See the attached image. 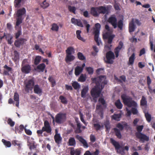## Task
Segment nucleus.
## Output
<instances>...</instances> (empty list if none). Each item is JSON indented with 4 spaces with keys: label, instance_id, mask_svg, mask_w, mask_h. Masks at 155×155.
<instances>
[{
    "label": "nucleus",
    "instance_id": "f257e3e1",
    "mask_svg": "<svg viewBox=\"0 0 155 155\" xmlns=\"http://www.w3.org/2000/svg\"><path fill=\"white\" fill-rule=\"evenodd\" d=\"M91 79L93 83H95L96 85L92 89L91 94L92 97L97 98L100 96L105 85L107 84V81L105 75H100L97 78H92Z\"/></svg>",
    "mask_w": 155,
    "mask_h": 155
},
{
    "label": "nucleus",
    "instance_id": "f03ea898",
    "mask_svg": "<svg viewBox=\"0 0 155 155\" xmlns=\"http://www.w3.org/2000/svg\"><path fill=\"white\" fill-rule=\"evenodd\" d=\"M26 12V9L24 7L18 9L16 12V15L17 17L16 25L15 26L16 29H17V28L19 27L20 25L22 23V21L25 16Z\"/></svg>",
    "mask_w": 155,
    "mask_h": 155
},
{
    "label": "nucleus",
    "instance_id": "7ed1b4c3",
    "mask_svg": "<svg viewBox=\"0 0 155 155\" xmlns=\"http://www.w3.org/2000/svg\"><path fill=\"white\" fill-rule=\"evenodd\" d=\"M107 21L112 25L114 28H116L118 27L120 30H122L124 25L123 20H120L117 22V18L115 15H112L110 16Z\"/></svg>",
    "mask_w": 155,
    "mask_h": 155
},
{
    "label": "nucleus",
    "instance_id": "20e7f679",
    "mask_svg": "<svg viewBox=\"0 0 155 155\" xmlns=\"http://www.w3.org/2000/svg\"><path fill=\"white\" fill-rule=\"evenodd\" d=\"M143 127V125L138 126L137 127V132L135 133L136 137L140 139L139 142H142L143 143L145 141H148L149 140V137L146 135L142 134L141 132L142 130Z\"/></svg>",
    "mask_w": 155,
    "mask_h": 155
},
{
    "label": "nucleus",
    "instance_id": "39448f33",
    "mask_svg": "<svg viewBox=\"0 0 155 155\" xmlns=\"http://www.w3.org/2000/svg\"><path fill=\"white\" fill-rule=\"evenodd\" d=\"M121 98L124 104L128 107L137 106V103L130 97L127 96L125 94H123L121 95Z\"/></svg>",
    "mask_w": 155,
    "mask_h": 155
},
{
    "label": "nucleus",
    "instance_id": "423d86ee",
    "mask_svg": "<svg viewBox=\"0 0 155 155\" xmlns=\"http://www.w3.org/2000/svg\"><path fill=\"white\" fill-rule=\"evenodd\" d=\"M24 88L26 93L31 91L35 85V81L33 78L26 80L24 82Z\"/></svg>",
    "mask_w": 155,
    "mask_h": 155
},
{
    "label": "nucleus",
    "instance_id": "0eeeda50",
    "mask_svg": "<svg viewBox=\"0 0 155 155\" xmlns=\"http://www.w3.org/2000/svg\"><path fill=\"white\" fill-rule=\"evenodd\" d=\"M110 143L114 146L115 150H117V152L119 154L122 153V152H124V150H126L128 151L129 150V147L128 146H126L124 148H123V150L122 151L119 150L120 148H122L121 146L120 145L119 142L116 141L114 140L113 138L110 139Z\"/></svg>",
    "mask_w": 155,
    "mask_h": 155
},
{
    "label": "nucleus",
    "instance_id": "6e6552de",
    "mask_svg": "<svg viewBox=\"0 0 155 155\" xmlns=\"http://www.w3.org/2000/svg\"><path fill=\"white\" fill-rule=\"evenodd\" d=\"M66 113H59L55 116V121L58 124L63 123L66 120Z\"/></svg>",
    "mask_w": 155,
    "mask_h": 155
},
{
    "label": "nucleus",
    "instance_id": "1a4fd4ad",
    "mask_svg": "<svg viewBox=\"0 0 155 155\" xmlns=\"http://www.w3.org/2000/svg\"><path fill=\"white\" fill-rule=\"evenodd\" d=\"M95 30L94 32V39L97 43V45L99 46L100 44L98 38L101 26L99 23H97L95 25Z\"/></svg>",
    "mask_w": 155,
    "mask_h": 155
},
{
    "label": "nucleus",
    "instance_id": "9d476101",
    "mask_svg": "<svg viewBox=\"0 0 155 155\" xmlns=\"http://www.w3.org/2000/svg\"><path fill=\"white\" fill-rule=\"evenodd\" d=\"M107 60L106 62L107 63L112 64L113 63V59H115V55L114 53L111 51H109L106 54Z\"/></svg>",
    "mask_w": 155,
    "mask_h": 155
},
{
    "label": "nucleus",
    "instance_id": "9b49d317",
    "mask_svg": "<svg viewBox=\"0 0 155 155\" xmlns=\"http://www.w3.org/2000/svg\"><path fill=\"white\" fill-rule=\"evenodd\" d=\"M97 8L99 15L101 14H108L109 13V9L108 6L106 7L104 6H100L97 7Z\"/></svg>",
    "mask_w": 155,
    "mask_h": 155
},
{
    "label": "nucleus",
    "instance_id": "f8f14e48",
    "mask_svg": "<svg viewBox=\"0 0 155 155\" xmlns=\"http://www.w3.org/2000/svg\"><path fill=\"white\" fill-rule=\"evenodd\" d=\"M123 47V43L122 41H120L119 42L118 46L116 47L114 50V53L116 58H117L118 57L119 53Z\"/></svg>",
    "mask_w": 155,
    "mask_h": 155
},
{
    "label": "nucleus",
    "instance_id": "ddd939ff",
    "mask_svg": "<svg viewBox=\"0 0 155 155\" xmlns=\"http://www.w3.org/2000/svg\"><path fill=\"white\" fill-rule=\"evenodd\" d=\"M44 126L42 127L43 130L46 131L48 133L51 134L52 130L47 120H45L44 122Z\"/></svg>",
    "mask_w": 155,
    "mask_h": 155
},
{
    "label": "nucleus",
    "instance_id": "4468645a",
    "mask_svg": "<svg viewBox=\"0 0 155 155\" xmlns=\"http://www.w3.org/2000/svg\"><path fill=\"white\" fill-rule=\"evenodd\" d=\"M71 22L75 25L81 27H83V24L80 19L72 18L71 19Z\"/></svg>",
    "mask_w": 155,
    "mask_h": 155
},
{
    "label": "nucleus",
    "instance_id": "2eb2a0df",
    "mask_svg": "<svg viewBox=\"0 0 155 155\" xmlns=\"http://www.w3.org/2000/svg\"><path fill=\"white\" fill-rule=\"evenodd\" d=\"M26 41L25 39L20 38L15 41L14 44L16 47H19L21 45L24 44Z\"/></svg>",
    "mask_w": 155,
    "mask_h": 155
},
{
    "label": "nucleus",
    "instance_id": "dca6fc26",
    "mask_svg": "<svg viewBox=\"0 0 155 155\" xmlns=\"http://www.w3.org/2000/svg\"><path fill=\"white\" fill-rule=\"evenodd\" d=\"M21 71L23 73L28 74L29 73L31 70V68L29 64L25 65L22 66Z\"/></svg>",
    "mask_w": 155,
    "mask_h": 155
},
{
    "label": "nucleus",
    "instance_id": "f3484780",
    "mask_svg": "<svg viewBox=\"0 0 155 155\" xmlns=\"http://www.w3.org/2000/svg\"><path fill=\"white\" fill-rule=\"evenodd\" d=\"M134 18H133L129 23V31L130 33L134 31L136 28V26L134 24Z\"/></svg>",
    "mask_w": 155,
    "mask_h": 155
},
{
    "label": "nucleus",
    "instance_id": "a211bd4d",
    "mask_svg": "<svg viewBox=\"0 0 155 155\" xmlns=\"http://www.w3.org/2000/svg\"><path fill=\"white\" fill-rule=\"evenodd\" d=\"M3 68H4L3 74L5 75L9 76L10 74L9 73H12V68L8 67L6 64L4 65Z\"/></svg>",
    "mask_w": 155,
    "mask_h": 155
},
{
    "label": "nucleus",
    "instance_id": "6ab92c4d",
    "mask_svg": "<svg viewBox=\"0 0 155 155\" xmlns=\"http://www.w3.org/2000/svg\"><path fill=\"white\" fill-rule=\"evenodd\" d=\"M35 93L38 94H41L42 93V89L39 85L36 84L34 85L33 88Z\"/></svg>",
    "mask_w": 155,
    "mask_h": 155
},
{
    "label": "nucleus",
    "instance_id": "aec40b11",
    "mask_svg": "<svg viewBox=\"0 0 155 155\" xmlns=\"http://www.w3.org/2000/svg\"><path fill=\"white\" fill-rule=\"evenodd\" d=\"M90 13L94 17H97L99 16L97 7H92L91 9Z\"/></svg>",
    "mask_w": 155,
    "mask_h": 155
},
{
    "label": "nucleus",
    "instance_id": "412c9836",
    "mask_svg": "<svg viewBox=\"0 0 155 155\" xmlns=\"http://www.w3.org/2000/svg\"><path fill=\"white\" fill-rule=\"evenodd\" d=\"M76 138L78 139L79 141L83 145V146L86 148L88 147V145L86 141L83 138L79 135H77L76 136Z\"/></svg>",
    "mask_w": 155,
    "mask_h": 155
},
{
    "label": "nucleus",
    "instance_id": "4be33fe9",
    "mask_svg": "<svg viewBox=\"0 0 155 155\" xmlns=\"http://www.w3.org/2000/svg\"><path fill=\"white\" fill-rule=\"evenodd\" d=\"M54 139L55 142L57 144H59L61 142L62 138L61 137L60 134H56L54 136Z\"/></svg>",
    "mask_w": 155,
    "mask_h": 155
},
{
    "label": "nucleus",
    "instance_id": "5701e85b",
    "mask_svg": "<svg viewBox=\"0 0 155 155\" xmlns=\"http://www.w3.org/2000/svg\"><path fill=\"white\" fill-rule=\"evenodd\" d=\"M45 67L46 66L45 64L42 63L39 64L35 69V70L39 72H43Z\"/></svg>",
    "mask_w": 155,
    "mask_h": 155
},
{
    "label": "nucleus",
    "instance_id": "b1692460",
    "mask_svg": "<svg viewBox=\"0 0 155 155\" xmlns=\"http://www.w3.org/2000/svg\"><path fill=\"white\" fill-rule=\"evenodd\" d=\"M89 90L88 86H85L82 90L81 92V96L82 97L85 98L86 97V94L88 92Z\"/></svg>",
    "mask_w": 155,
    "mask_h": 155
},
{
    "label": "nucleus",
    "instance_id": "393cba45",
    "mask_svg": "<svg viewBox=\"0 0 155 155\" xmlns=\"http://www.w3.org/2000/svg\"><path fill=\"white\" fill-rule=\"evenodd\" d=\"M135 58V54L134 53L129 58L128 64L132 66L133 65Z\"/></svg>",
    "mask_w": 155,
    "mask_h": 155
},
{
    "label": "nucleus",
    "instance_id": "a878e982",
    "mask_svg": "<svg viewBox=\"0 0 155 155\" xmlns=\"http://www.w3.org/2000/svg\"><path fill=\"white\" fill-rule=\"evenodd\" d=\"M75 58V57L71 54H66L65 60L67 63L73 61Z\"/></svg>",
    "mask_w": 155,
    "mask_h": 155
},
{
    "label": "nucleus",
    "instance_id": "bb28decb",
    "mask_svg": "<svg viewBox=\"0 0 155 155\" xmlns=\"http://www.w3.org/2000/svg\"><path fill=\"white\" fill-rule=\"evenodd\" d=\"M83 68L81 67L77 66L75 69L74 74L76 76L79 75L82 72Z\"/></svg>",
    "mask_w": 155,
    "mask_h": 155
},
{
    "label": "nucleus",
    "instance_id": "cd10ccee",
    "mask_svg": "<svg viewBox=\"0 0 155 155\" xmlns=\"http://www.w3.org/2000/svg\"><path fill=\"white\" fill-rule=\"evenodd\" d=\"M96 109L99 110L98 114H100L101 117L103 118V110L102 106L101 104L96 106Z\"/></svg>",
    "mask_w": 155,
    "mask_h": 155
},
{
    "label": "nucleus",
    "instance_id": "c85d7f7f",
    "mask_svg": "<svg viewBox=\"0 0 155 155\" xmlns=\"http://www.w3.org/2000/svg\"><path fill=\"white\" fill-rule=\"evenodd\" d=\"M113 129L115 133V135L119 139H121L122 135L120 130L116 128H114Z\"/></svg>",
    "mask_w": 155,
    "mask_h": 155
},
{
    "label": "nucleus",
    "instance_id": "c756f323",
    "mask_svg": "<svg viewBox=\"0 0 155 155\" xmlns=\"http://www.w3.org/2000/svg\"><path fill=\"white\" fill-rule=\"evenodd\" d=\"M66 54H71L74 52V49L72 47H69L66 50Z\"/></svg>",
    "mask_w": 155,
    "mask_h": 155
},
{
    "label": "nucleus",
    "instance_id": "7c9ffc66",
    "mask_svg": "<svg viewBox=\"0 0 155 155\" xmlns=\"http://www.w3.org/2000/svg\"><path fill=\"white\" fill-rule=\"evenodd\" d=\"M81 31L79 30H77L76 32V37L78 39L84 42L86 40L81 36Z\"/></svg>",
    "mask_w": 155,
    "mask_h": 155
},
{
    "label": "nucleus",
    "instance_id": "2f4dec72",
    "mask_svg": "<svg viewBox=\"0 0 155 155\" xmlns=\"http://www.w3.org/2000/svg\"><path fill=\"white\" fill-rule=\"evenodd\" d=\"M147 101L146 98L143 96L140 102V105L141 106H147Z\"/></svg>",
    "mask_w": 155,
    "mask_h": 155
},
{
    "label": "nucleus",
    "instance_id": "473e14b6",
    "mask_svg": "<svg viewBox=\"0 0 155 155\" xmlns=\"http://www.w3.org/2000/svg\"><path fill=\"white\" fill-rule=\"evenodd\" d=\"M127 126V124L126 123H125L123 124H122L121 123H119L116 125L117 127L121 131L124 129L125 127Z\"/></svg>",
    "mask_w": 155,
    "mask_h": 155
},
{
    "label": "nucleus",
    "instance_id": "72a5a7b5",
    "mask_svg": "<svg viewBox=\"0 0 155 155\" xmlns=\"http://www.w3.org/2000/svg\"><path fill=\"white\" fill-rule=\"evenodd\" d=\"M121 114L120 113L119 114H114L111 116V118L112 119L116 120H120V118L121 117Z\"/></svg>",
    "mask_w": 155,
    "mask_h": 155
},
{
    "label": "nucleus",
    "instance_id": "f704fd0d",
    "mask_svg": "<svg viewBox=\"0 0 155 155\" xmlns=\"http://www.w3.org/2000/svg\"><path fill=\"white\" fill-rule=\"evenodd\" d=\"M143 112L144 113L145 116L147 121L149 122H150L151 120V115L148 112H146L145 110H144Z\"/></svg>",
    "mask_w": 155,
    "mask_h": 155
},
{
    "label": "nucleus",
    "instance_id": "c9c22d12",
    "mask_svg": "<svg viewBox=\"0 0 155 155\" xmlns=\"http://www.w3.org/2000/svg\"><path fill=\"white\" fill-rule=\"evenodd\" d=\"M69 145L70 146H74L76 145V141L73 137L70 138L68 140Z\"/></svg>",
    "mask_w": 155,
    "mask_h": 155
},
{
    "label": "nucleus",
    "instance_id": "e433bc0d",
    "mask_svg": "<svg viewBox=\"0 0 155 155\" xmlns=\"http://www.w3.org/2000/svg\"><path fill=\"white\" fill-rule=\"evenodd\" d=\"M115 104L118 109H121L122 107L123 104L119 99L118 100L116 101L115 103Z\"/></svg>",
    "mask_w": 155,
    "mask_h": 155
},
{
    "label": "nucleus",
    "instance_id": "4c0bfd02",
    "mask_svg": "<svg viewBox=\"0 0 155 155\" xmlns=\"http://www.w3.org/2000/svg\"><path fill=\"white\" fill-rule=\"evenodd\" d=\"M48 80L49 82L51 83L52 87H53L55 85L56 81L54 79L52 76H49L48 78Z\"/></svg>",
    "mask_w": 155,
    "mask_h": 155
},
{
    "label": "nucleus",
    "instance_id": "58836bf2",
    "mask_svg": "<svg viewBox=\"0 0 155 155\" xmlns=\"http://www.w3.org/2000/svg\"><path fill=\"white\" fill-rule=\"evenodd\" d=\"M72 85L75 89H79L80 88V85L77 81H74L72 83Z\"/></svg>",
    "mask_w": 155,
    "mask_h": 155
},
{
    "label": "nucleus",
    "instance_id": "ea45409f",
    "mask_svg": "<svg viewBox=\"0 0 155 155\" xmlns=\"http://www.w3.org/2000/svg\"><path fill=\"white\" fill-rule=\"evenodd\" d=\"M147 84L148 86V88L149 90V91L150 92H151L150 91L152 90L150 86V84L151 83V80L149 76L147 77Z\"/></svg>",
    "mask_w": 155,
    "mask_h": 155
},
{
    "label": "nucleus",
    "instance_id": "a19ab883",
    "mask_svg": "<svg viewBox=\"0 0 155 155\" xmlns=\"http://www.w3.org/2000/svg\"><path fill=\"white\" fill-rule=\"evenodd\" d=\"M41 60V57L40 56H36L34 60V64L35 65H38Z\"/></svg>",
    "mask_w": 155,
    "mask_h": 155
},
{
    "label": "nucleus",
    "instance_id": "79ce46f5",
    "mask_svg": "<svg viewBox=\"0 0 155 155\" xmlns=\"http://www.w3.org/2000/svg\"><path fill=\"white\" fill-rule=\"evenodd\" d=\"M86 79V75H84L81 74L80 77L78 78V81L81 82H83L85 81Z\"/></svg>",
    "mask_w": 155,
    "mask_h": 155
},
{
    "label": "nucleus",
    "instance_id": "37998d69",
    "mask_svg": "<svg viewBox=\"0 0 155 155\" xmlns=\"http://www.w3.org/2000/svg\"><path fill=\"white\" fill-rule=\"evenodd\" d=\"M138 107L137 104V106L136 107H132L131 110L132 113L134 115H136L138 114V110L137 109V107Z\"/></svg>",
    "mask_w": 155,
    "mask_h": 155
},
{
    "label": "nucleus",
    "instance_id": "c03bdc74",
    "mask_svg": "<svg viewBox=\"0 0 155 155\" xmlns=\"http://www.w3.org/2000/svg\"><path fill=\"white\" fill-rule=\"evenodd\" d=\"M51 29L53 31H58L59 30V27L55 23H53L51 25Z\"/></svg>",
    "mask_w": 155,
    "mask_h": 155
},
{
    "label": "nucleus",
    "instance_id": "a18cd8bd",
    "mask_svg": "<svg viewBox=\"0 0 155 155\" xmlns=\"http://www.w3.org/2000/svg\"><path fill=\"white\" fill-rule=\"evenodd\" d=\"M2 142L4 145L7 147H9L11 146V143L10 141H7L4 139L2 140Z\"/></svg>",
    "mask_w": 155,
    "mask_h": 155
},
{
    "label": "nucleus",
    "instance_id": "49530a36",
    "mask_svg": "<svg viewBox=\"0 0 155 155\" xmlns=\"http://www.w3.org/2000/svg\"><path fill=\"white\" fill-rule=\"evenodd\" d=\"M59 99L61 100V102L63 104H66L68 103L67 99L62 95H61L59 97Z\"/></svg>",
    "mask_w": 155,
    "mask_h": 155
},
{
    "label": "nucleus",
    "instance_id": "de8ad7c7",
    "mask_svg": "<svg viewBox=\"0 0 155 155\" xmlns=\"http://www.w3.org/2000/svg\"><path fill=\"white\" fill-rule=\"evenodd\" d=\"M78 58L81 60H84L86 59L85 57L82 53L80 52H78L77 54Z\"/></svg>",
    "mask_w": 155,
    "mask_h": 155
},
{
    "label": "nucleus",
    "instance_id": "09e8293b",
    "mask_svg": "<svg viewBox=\"0 0 155 155\" xmlns=\"http://www.w3.org/2000/svg\"><path fill=\"white\" fill-rule=\"evenodd\" d=\"M68 9L70 12H72L74 14H75L76 9L75 7L69 5L68 6Z\"/></svg>",
    "mask_w": 155,
    "mask_h": 155
},
{
    "label": "nucleus",
    "instance_id": "8fccbe9b",
    "mask_svg": "<svg viewBox=\"0 0 155 155\" xmlns=\"http://www.w3.org/2000/svg\"><path fill=\"white\" fill-rule=\"evenodd\" d=\"M104 126L106 129V131H109L110 128L109 121H107L104 124Z\"/></svg>",
    "mask_w": 155,
    "mask_h": 155
},
{
    "label": "nucleus",
    "instance_id": "3c124183",
    "mask_svg": "<svg viewBox=\"0 0 155 155\" xmlns=\"http://www.w3.org/2000/svg\"><path fill=\"white\" fill-rule=\"evenodd\" d=\"M77 128L75 130V132L76 133L79 134L81 132L82 130L81 129V124L79 123L77 124Z\"/></svg>",
    "mask_w": 155,
    "mask_h": 155
},
{
    "label": "nucleus",
    "instance_id": "603ef678",
    "mask_svg": "<svg viewBox=\"0 0 155 155\" xmlns=\"http://www.w3.org/2000/svg\"><path fill=\"white\" fill-rule=\"evenodd\" d=\"M86 70L88 72V74H93L94 70L93 68L91 67H87L86 68Z\"/></svg>",
    "mask_w": 155,
    "mask_h": 155
},
{
    "label": "nucleus",
    "instance_id": "864d4df0",
    "mask_svg": "<svg viewBox=\"0 0 155 155\" xmlns=\"http://www.w3.org/2000/svg\"><path fill=\"white\" fill-rule=\"evenodd\" d=\"M49 5V4L47 2L46 0H45L43 2V3L41 5V6L43 8H45L48 7Z\"/></svg>",
    "mask_w": 155,
    "mask_h": 155
},
{
    "label": "nucleus",
    "instance_id": "5fc2aeb1",
    "mask_svg": "<svg viewBox=\"0 0 155 155\" xmlns=\"http://www.w3.org/2000/svg\"><path fill=\"white\" fill-rule=\"evenodd\" d=\"M21 26L20 27V29H19L17 33H16L15 34V38L16 39H18L19 36L21 34Z\"/></svg>",
    "mask_w": 155,
    "mask_h": 155
},
{
    "label": "nucleus",
    "instance_id": "6e6d98bb",
    "mask_svg": "<svg viewBox=\"0 0 155 155\" xmlns=\"http://www.w3.org/2000/svg\"><path fill=\"white\" fill-rule=\"evenodd\" d=\"M115 37V35H112L107 38V42L109 44H111L112 41L113 40Z\"/></svg>",
    "mask_w": 155,
    "mask_h": 155
},
{
    "label": "nucleus",
    "instance_id": "4d7b16f0",
    "mask_svg": "<svg viewBox=\"0 0 155 155\" xmlns=\"http://www.w3.org/2000/svg\"><path fill=\"white\" fill-rule=\"evenodd\" d=\"M22 0H15L14 1V4L15 7H19L20 3Z\"/></svg>",
    "mask_w": 155,
    "mask_h": 155
},
{
    "label": "nucleus",
    "instance_id": "13d9d810",
    "mask_svg": "<svg viewBox=\"0 0 155 155\" xmlns=\"http://www.w3.org/2000/svg\"><path fill=\"white\" fill-rule=\"evenodd\" d=\"M111 35L109 33L107 32L103 34V38L104 39H107Z\"/></svg>",
    "mask_w": 155,
    "mask_h": 155
},
{
    "label": "nucleus",
    "instance_id": "bf43d9fd",
    "mask_svg": "<svg viewBox=\"0 0 155 155\" xmlns=\"http://www.w3.org/2000/svg\"><path fill=\"white\" fill-rule=\"evenodd\" d=\"M14 99L15 101H19V96L17 92H15L14 93Z\"/></svg>",
    "mask_w": 155,
    "mask_h": 155
},
{
    "label": "nucleus",
    "instance_id": "052dcab7",
    "mask_svg": "<svg viewBox=\"0 0 155 155\" xmlns=\"http://www.w3.org/2000/svg\"><path fill=\"white\" fill-rule=\"evenodd\" d=\"M94 127L95 128V129L96 131L100 130L101 128V126L98 124H94Z\"/></svg>",
    "mask_w": 155,
    "mask_h": 155
},
{
    "label": "nucleus",
    "instance_id": "680f3d73",
    "mask_svg": "<svg viewBox=\"0 0 155 155\" xmlns=\"http://www.w3.org/2000/svg\"><path fill=\"white\" fill-rule=\"evenodd\" d=\"M8 124H9L10 126L13 127L15 125V122L12 121L11 118H8L7 121Z\"/></svg>",
    "mask_w": 155,
    "mask_h": 155
},
{
    "label": "nucleus",
    "instance_id": "e2e57ef3",
    "mask_svg": "<svg viewBox=\"0 0 155 155\" xmlns=\"http://www.w3.org/2000/svg\"><path fill=\"white\" fill-rule=\"evenodd\" d=\"M79 115H80V118L81 120V121L85 125H87V124L84 121V118H83V114L81 113V112L79 113Z\"/></svg>",
    "mask_w": 155,
    "mask_h": 155
},
{
    "label": "nucleus",
    "instance_id": "0e129e2a",
    "mask_svg": "<svg viewBox=\"0 0 155 155\" xmlns=\"http://www.w3.org/2000/svg\"><path fill=\"white\" fill-rule=\"evenodd\" d=\"M12 144L14 146L17 145L19 147H20L21 144L18 143V141L17 140H15L12 141Z\"/></svg>",
    "mask_w": 155,
    "mask_h": 155
},
{
    "label": "nucleus",
    "instance_id": "69168bd1",
    "mask_svg": "<svg viewBox=\"0 0 155 155\" xmlns=\"http://www.w3.org/2000/svg\"><path fill=\"white\" fill-rule=\"evenodd\" d=\"M28 59H24L22 62L21 66L25 65H28Z\"/></svg>",
    "mask_w": 155,
    "mask_h": 155
},
{
    "label": "nucleus",
    "instance_id": "338daca9",
    "mask_svg": "<svg viewBox=\"0 0 155 155\" xmlns=\"http://www.w3.org/2000/svg\"><path fill=\"white\" fill-rule=\"evenodd\" d=\"M98 101L103 105H104L105 104V100L102 97H101L99 98Z\"/></svg>",
    "mask_w": 155,
    "mask_h": 155
},
{
    "label": "nucleus",
    "instance_id": "774afa93",
    "mask_svg": "<svg viewBox=\"0 0 155 155\" xmlns=\"http://www.w3.org/2000/svg\"><path fill=\"white\" fill-rule=\"evenodd\" d=\"M15 56H14V58L16 60L18 59L19 58V55L18 54V53L17 52V51H15Z\"/></svg>",
    "mask_w": 155,
    "mask_h": 155
}]
</instances>
